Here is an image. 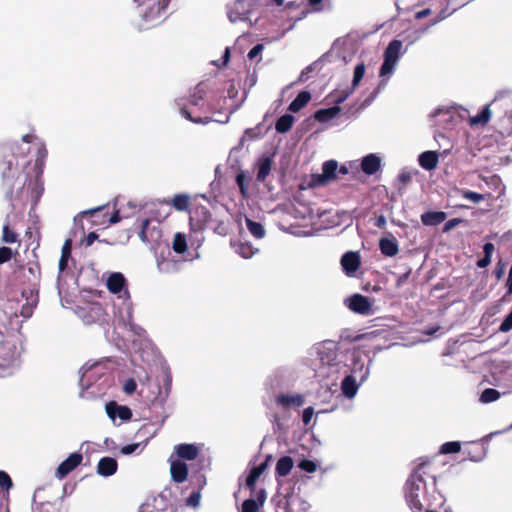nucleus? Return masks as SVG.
<instances>
[{"instance_id":"1","label":"nucleus","mask_w":512,"mask_h":512,"mask_svg":"<svg viewBox=\"0 0 512 512\" xmlns=\"http://www.w3.org/2000/svg\"><path fill=\"white\" fill-rule=\"evenodd\" d=\"M204 96L205 90L201 85H197L194 92L190 95L189 106L180 102L177 103L181 115L195 124L210 123L212 118L208 116L209 110L207 109V105L204 103Z\"/></svg>"},{"instance_id":"2","label":"nucleus","mask_w":512,"mask_h":512,"mask_svg":"<svg viewBox=\"0 0 512 512\" xmlns=\"http://www.w3.org/2000/svg\"><path fill=\"white\" fill-rule=\"evenodd\" d=\"M469 111L462 106H449L438 108L434 116L438 118V123L444 128H450L468 118Z\"/></svg>"},{"instance_id":"3","label":"nucleus","mask_w":512,"mask_h":512,"mask_svg":"<svg viewBox=\"0 0 512 512\" xmlns=\"http://www.w3.org/2000/svg\"><path fill=\"white\" fill-rule=\"evenodd\" d=\"M137 13L145 22L156 20L168 6L169 0H134Z\"/></svg>"},{"instance_id":"4","label":"nucleus","mask_w":512,"mask_h":512,"mask_svg":"<svg viewBox=\"0 0 512 512\" xmlns=\"http://www.w3.org/2000/svg\"><path fill=\"white\" fill-rule=\"evenodd\" d=\"M402 42L400 40H392L384 51V61L381 65L379 76L385 77L393 73L396 63L399 59Z\"/></svg>"},{"instance_id":"5","label":"nucleus","mask_w":512,"mask_h":512,"mask_svg":"<svg viewBox=\"0 0 512 512\" xmlns=\"http://www.w3.org/2000/svg\"><path fill=\"white\" fill-rule=\"evenodd\" d=\"M19 352L16 342L5 340L0 343V368L12 369L18 366Z\"/></svg>"},{"instance_id":"6","label":"nucleus","mask_w":512,"mask_h":512,"mask_svg":"<svg viewBox=\"0 0 512 512\" xmlns=\"http://www.w3.org/2000/svg\"><path fill=\"white\" fill-rule=\"evenodd\" d=\"M253 0H235L227 6V15L232 23L247 21L252 11Z\"/></svg>"},{"instance_id":"7","label":"nucleus","mask_w":512,"mask_h":512,"mask_svg":"<svg viewBox=\"0 0 512 512\" xmlns=\"http://www.w3.org/2000/svg\"><path fill=\"white\" fill-rule=\"evenodd\" d=\"M211 213L206 206L194 205L189 209V225L192 231H203L209 220Z\"/></svg>"},{"instance_id":"8","label":"nucleus","mask_w":512,"mask_h":512,"mask_svg":"<svg viewBox=\"0 0 512 512\" xmlns=\"http://www.w3.org/2000/svg\"><path fill=\"white\" fill-rule=\"evenodd\" d=\"M511 97H512V92H510V91L498 92L496 94L495 98L493 99V101L490 104L484 106L479 114L469 118L470 126L486 125L491 118L490 107L493 105H496L500 101H505L506 99H510Z\"/></svg>"},{"instance_id":"9","label":"nucleus","mask_w":512,"mask_h":512,"mask_svg":"<svg viewBox=\"0 0 512 512\" xmlns=\"http://www.w3.org/2000/svg\"><path fill=\"white\" fill-rule=\"evenodd\" d=\"M347 307L354 313L369 315L372 312V305L368 297L361 294H354L345 300Z\"/></svg>"},{"instance_id":"10","label":"nucleus","mask_w":512,"mask_h":512,"mask_svg":"<svg viewBox=\"0 0 512 512\" xmlns=\"http://www.w3.org/2000/svg\"><path fill=\"white\" fill-rule=\"evenodd\" d=\"M338 162L335 160H328L323 163L322 174L312 176L314 185H324L331 180L337 178Z\"/></svg>"},{"instance_id":"11","label":"nucleus","mask_w":512,"mask_h":512,"mask_svg":"<svg viewBox=\"0 0 512 512\" xmlns=\"http://www.w3.org/2000/svg\"><path fill=\"white\" fill-rule=\"evenodd\" d=\"M83 455L79 452L71 453L64 461H62L57 470L56 477L59 479L65 478L70 472H72L77 466L81 464Z\"/></svg>"},{"instance_id":"12","label":"nucleus","mask_w":512,"mask_h":512,"mask_svg":"<svg viewBox=\"0 0 512 512\" xmlns=\"http://www.w3.org/2000/svg\"><path fill=\"white\" fill-rule=\"evenodd\" d=\"M361 259L358 252L348 251L341 257V266L346 275H353L360 267Z\"/></svg>"},{"instance_id":"13","label":"nucleus","mask_w":512,"mask_h":512,"mask_svg":"<svg viewBox=\"0 0 512 512\" xmlns=\"http://www.w3.org/2000/svg\"><path fill=\"white\" fill-rule=\"evenodd\" d=\"M107 415L111 419L119 417L123 421H128L132 418V411L129 407L119 405L115 401H111L106 405Z\"/></svg>"},{"instance_id":"14","label":"nucleus","mask_w":512,"mask_h":512,"mask_svg":"<svg viewBox=\"0 0 512 512\" xmlns=\"http://www.w3.org/2000/svg\"><path fill=\"white\" fill-rule=\"evenodd\" d=\"M463 459L471 460L473 462L481 461L485 456V449L483 444L479 442L469 443L463 450Z\"/></svg>"},{"instance_id":"15","label":"nucleus","mask_w":512,"mask_h":512,"mask_svg":"<svg viewBox=\"0 0 512 512\" xmlns=\"http://www.w3.org/2000/svg\"><path fill=\"white\" fill-rule=\"evenodd\" d=\"M170 473L174 482L183 483L188 477V466L180 460L171 461Z\"/></svg>"},{"instance_id":"16","label":"nucleus","mask_w":512,"mask_h":512,"mask_svg":"<svg viewBox=\"0 0 512 512\" xmlns=\"http://www.w3.org/2000/svg\"><path fill=\"white\" fill-rule=\"evenodd\" d=\"M118 463L112 457H102L97 464V473L104 477H109L117 472Z\"/></svg>"},{"instance_id":"17","label":"nucleus","mask_w":512,"mask_h":512,"mask_svg":"<svg viewBox=\"0 0 512 512\" xmlns=\"http://www.w3.org/2000/svg\"><path fill=\"white\" fill-rule=\"evenodd\" d=\"M126 284V278L120 272L111 273L106 282L107 289L112 294L120 293L124 289Z\"/></svg>"},{"instance_id":"18","label":"nucleus","mask_w":512,"mask_h":512,"mask_svg":"<svg viewBox=\"0 0 512 512\" xmlns=\"http://www.w3.org/2000/svg\"><path fill=\"white\" fill-rule=\"evenodd\" d=\"M381 166V159L376 154H369L362 159L361 169L367 175L375 174Z\"/></svg>"},{"instance_id":"19","label":"nucleus","mask_w":512,"mask_h":512,"mask_svg":"<svg viewBox=\"0 0 512 512\" xmlns=\"http://www.w3.org/2000/svg\"><path fill=\"white\" fill-rule=\"evenodd\" d=\"M175 452L180 459L195 460L199 455V449L195 444H179L175 446Z\"/></svg>"},{"instance_id":"20","label":"nucleus","mask_w":512,"mask_h":512,"mask_svg":"<svg viewBox=\"0 0 512 512\" xmlns=\"http://www.w3.org/2000/svg\"><path fill=\"white\" fill-rule=\"evenodd\" d=\"M415 477H416V468L413 469L409 475V478L406 481L404 486L405 498L410 508L413 509L416 507V495L415 491Z\"/></svg>"},{"instance_id":"21","label":"nucleus","mask_w":512,"mask_h":512,"mask_svg":"<svg viewBox=\"0 0 512 512\" xmlns=\"http://www.w3.org/2000/svg\"><path fill=\"white\" fill-rule=\"evenodd\" d=\"M439 155L436 151H425L418 156L419 165L426 170H433L437 167Z\"/></svg>"},{"instance_id":"22","label":"nucleus","mask_w":512,"mask_h":512,"mask_svg":"<svg viewBox=\"0 0 512 512\" xmlns=\"http://www.w3.org/2000/svg\"><path fill=\"white\" fill-rule=\"evenodd\" d=\"M294 461L292 457L290 456H283L281 457L276 464L275 468V476L276 478L280 477H286L290 474L291 470L293 469Z\"/></svg>"},{"instance_id":"23","label":"nucleus","mask_w":512,"mask_h":512,"mask_svg":"<svg viewBox=\"0 0 512 512\" xmlns=\"http://www.w3.org/2000/svg\"><path fill=\"white\" fill-rule=\"evenodd\" d=\"M447 215L443 211H429L421 215V221L426 226H437L441 224Z\"/></svg>"},{"instance_id":"24","label":"nucleus","mask_w":512,"mask_h":512,"mask_svg":"<svg viewBox=\"0 0 512 512\" xmlns=\"http://www.w3.org/2000/svg\"><path fill=\"white\" fill-rule=\"evenodd\" d=\"M341 111L338 105L330 108L319 109L314 114V119L320 123H326L335 118Z\"/></svg>"},{"instance_id":"25","label":"nucleus","mask_w":512,"mask_h":512,"mask_svg":"<svg viewBox=\"0 0 512 512\" xmlns=\"http://www.w3.org/2000/svg\"><path fill=\"white\" fill-rule=\"evenodd\" d=\"M277 404L283 406V407H300L304 404V397L300 394L296 395H287V394H280L276 398Z\"/></svg>"},{"instance_id":"26","label":"nucleus","mask_w":512,"mask_h":512,"mask_svg":"<svg viewBox=\"0 0 512 512\" xmlns=\"http://www.w3.org/2000/svg\"><path fill=\"white\" fill-rule=\"evenodd\" d=\"M2 156L4 158V160L2 162V164L4 165V169H2V172H1L2 179H3V182L8 185L9 193L12 194L14 184L12 183L10 178L12 177L11 171L13 168V159H12L13 156H11L9 159H6L8 155H6L5 152H3Z\"/></svg>"},{"instance_id":"27","label":"nucleus","mask_w":512,"mask_h":512,"mask_svg":"<svg viewBox=\"0 0 512 512\" xmlns=\"http://www.w3.org/2000/svg\"><path fill=\"white\" fill-rule=\"evenodd\" d=\"M311 100V94L308 91H301L296 98L289 104L288 109L291 112H298L304 108Z\"/></svg>"},{"instance_id":"28","label":"nucleus","mask_w":512,"mask_h":512,"mask_svg":"<svg viewBox=\"0 0 512 512\" xmlns=\"http://www.w3.org/2000/svg\"><path fill=\"white\" fill-rule=\"evenodd\" d=\"M341 390L343 395L347 398H352L356 395L358 385L356 384V380L352 375H347L344 377L341 383Z\"/></svg>"},{"instance_id":"29","label":"nucleus","mask_w":512,"mask_h":512,"mask_svg":"<svg viewBox=\"0 0 512 512\" xmlns=\"http://www.w3.org/2000/svg\"><path fill=\"white\" fill-rule=\"evenodd\" d=\"M379 248L383 255L394 256L398 252V245L395 239L382 238L379 242Z\"/></svg>"},{"instance_id":"30","label":"nucleus","mask_w":512,"mask_h":512,"mask_svg":"<svg viewBox=\"0 0 512 512\" xmlns=\"http://www.w3.org/2000/svg\"><path fill=\"white\" fill-rule=\"evenodd\" d=\"M272 160L269 157H263L258 162V172L256 179L264 182L271 171Z\"/></svg>"},{"instance_id":"31","label":"nucleus","mask_w":512,"mask_h":512,"mask_svg":"<svg viewBox=\"0 0 512 512\" xmlns=\"http://www.w3.org/2000/svg\"><path fill=\"white\" fill-rule=\"evenodd\" d=\"M294 116L291 114H284L279 117L275 123V129L278 133L288 132L294 123Z\"/></svg>"},{"instance_id":"32","label":"nucleus","mask_w":512,"mask_h":512,"mask_svg":"<svg viewBox=\"0 0 512 512\" xmlns=\"http://www.w3.org/2000/svg\"><path fill=\"white\" fill-rule=\"evenodd\" d=\"M494 249V244L491 242H487L483 245L484 257L477 261V266L479 268H485L491 263V257Z\"/></svg>"},{"instance_id":"33","label":"nucleus","mask_w":512,"mask_h":512,"mask_svg":"<svg viewBox=\"0 0 512 512\" xmlns=\"http://www.w3.org/2000/svg\"><path fill=\"white\" fill-rule=\"evenodd\" d=\"M70 256H71V240L68 239L65 241V243L62 247L61 257H60L59 264H58L59 270L61 272L67 268L68 260H69Z\"/></svg>"},{"instance_id":"34","label":"nucleus","mask_w":512,"mask_h":512,"mask_svg":"<svg viewBox=\"0 0 512 512\" xmlns=\"http://www.w3.org/2000/svg\"><path fill=\"white\" fill-rule=\"evenodd\" d=\"M246 226L249 232L257 239H261L265 235V229L263 225L259 222L253 221L251 219H246Z\"/></svg>"},{"instance_id":"35","label":"nucleus","mask_w":512,"mask_h":512,"mask_svg":"<svg viewBox=\"0 0 512 512\" xmlns=\"http://www.w3.org/2000/svg\"><path fill=\"white\" fill-rule=\"evenodd\" d=\"M236 252L243 258H251L257 251L254 247L247 242H239L235 245Z\"/></svg>"},{"instance_id":"36","label":"nucleus","mask_w":512,"mask_h":512,"mask_svg":"<svg viewBox=\"0 0 512 512\" xmlns=\"http://www.w3.org/2000/svg\"><path fill=\"white\" fill-rule=\"evenodd\" d=\"M190 198L185 194H177L172 199V206L178 211H186L189 208Z\"/></svg>"},{"instance_id":"37","label":"nucleus","mask_w":512,"mask_h":512,"mask_svg":"<svg viewBox=\"0 0 512 512\" xmlns=\"http://www.w3.org/2000/svg\"><path fill=\"white\" fill-rule=\"evenodd\" d=\"M172 248L178 254L184 253L187 250L186 236L182 233H176L173 239Z\"/></svg>"},{"instance_id":"38","label":"nucleus","mask_w":512,"mask_h":512,"mask_svg":"<svg viewBox=\"0 0 512 512\" xmlns=\"http://www.w3.org/2000/svg\"><path fill=\"white\" fill-rule=\"evenodd\" d=\"M500 392L494 388H486L480 395V402L491 403L500 398Z\"/></svg>"},{"instance_id":"39","label":"nucleus","mask_w":512,"mask_h":512,"mask_svg":"<svg viewBox=\"0 0 512 512\" xmlns=\"http://www.w3.org/2000/svg\"><path fill=\"white\" fill-rule=\"evenodd\" d=\"M461 451V443L458 441H450L441 445L439 452L441 454H454Z\"/></svg>"},{"instance_id":"40","label":"nucleus","mask_w":512,"mask_h":512,"mask_svg":"<svg viewBox=\"0 0 512 512\" xmlns=\"http://www.w3.org/2000/svg\"><path fill=\"white\" fill-rule=\"evenodd\" d=\"M365 70H366V66L363 62L356 65V67L354 69V74H353L352 89H355L356 87H358V85L360 84L361 80L364 77Z\"/></svg>"},{"instance_id":"41","label":"nucleus","mask_w":512,"mask_h":512,"mask_svg":"<svg viewBox=\"0 0 512 512\" xmlns=\"http://www.w3.org/2000/svg\"><path fill=\"white\" fill-rule=\"evenodd\" d=\"M18 240L16 232L10 229L9 225L6 224L2 230V241L5 243L13 244Z\"/></svg>"},{"instance_id":"42","label":"nucleus","mask_w":512,"mask_h":512,"mask_svg":"<svg viewBox=\"0 0 512 512\" xmlns=\"http://www.w3.org/2000/svg\"><path fill=\"white\" fill-rule=\"evenodd\" d=\"M261 476L260 472L257 470L256 467H253L247 478H246V486L251 490V491H254L255 488H256V482L257 480L259 479V477Z\"/></svg>"},{"instance_id":"43","label":"nucleus","mask_w":512,"mask_h":512,"mask_svg":"<svg viewBox=\"0 0 512 512\" xmlns=\"http://www.w3.org/2000/svg\"><path fill=\"white\" fill-rule=\"evenodd\" d=\"M247 178L243 171L239 172L236 175V183L239 187L240 193L243 197H247L248 195V188H247Z\"/></svg>"},{"instance_id":"44","label":"nucleus","mask_w":512,"mask_h":512,"mask_svg":"<svg viewBox=\"0 0 512 512\" xmlns=\"http://www.w3.org/2000/svg\"><path fill=\"white\" fill-rule=\"evenodd\" d=\"M150 225V220L149 219H144L142 221V224H141V229H140V232H139V238L144 242V243H150L151 242V237L148 235V227Z\"/></svg>"},{"instance_id":"45","label":"nucleus","mask_w":512,"mask_h":512,"mask_svg":"<svg viewBox=\"0 0 512 512\" xmlns=\"http://www.w3.org/2000/svg\"><path fill=\"white\" fill-rule=\"evenodd\" d=\"M13 486L11 477L5 472L0 470V488L8 491Z\"/></svg>"},{"instance_id":"46","label":"nucleus","mask_w":512,"mask_h":512,"mask_svg":"<svg viewBox=\"0 0 512 512\" xmlns=\"http://www.w3.org/2000/svg\"><path fill=\"white\" fill-rule=\"evenodd\" d=\"M298 467L308 473H313L317 470V464L308 459H303L299 462Z\"/></svg>"},{"instance_id":"47","label":"nucleus","mask_w":512,"mask_h":512,"mask_svg":"<svg viewBox=\"0 0 512 512\" xmlns=\"http://www.w3.org/2000/svg\"><path fill=\"white\" fill-rule=\"evenodd\" d=\"M259 509V505L254 499H246L242 503V511L241 512H257Z\"/></svg>"},{"instance_id":"48","label":"nucleus","mask_w":512,"mask_h":512,"mask_svg":"<svg viewBox=\"0 0 512 512\" xmlns=\"http://www.w3.org/2000/svg\"><path fill=\"white\" fill-rule=\"evenodd\" d=\"M13 257V251L10 247H0V265L10 261Z\"/></svg>"},{"instance_id":"49","label":"nucleus","mask_w":512,"mask_h":512,"mask_svg":"<svg viewBox=\"0 0 512 512\" xmlns=\"http://www.w3.org/2000/svg\"><path fill=\"white\" fill-rule=\"evenodd\" d=\"M463 198L468 199L474 203H479L480 201L485 199L484 194H480L473 191H464L462 194Z\"/></svg>"},{"instance_id":"50","label":"nucleus","mask_w":512,"mask_h":512,"mask_svg":"<svg viewBox=\"0 0 512 512\" xmlns=\"http://www.w3.org/2000/svg\"><path fill=\"white\" fill-rule=\"evenodd\" d=\"M505 288H506V293L502 298L503 301H505L508 297H510L512 295V265L510 266V269L508 272V277L505 282Z\"/></svg>"},{"instance_id":"51","label":"nucleus","mask_w":512,"mask_h":512,"mask_svg":"<svg viewBox=\"0 0 512 512\" xmlns=\"http://www.w3.org/2000/svg\"><path fill=\"white\" fill-rule=\"evenodd\" d=\"M505 268H506V263L502 259H500L497 262L496 267L494 269V275L497 280L502 279V277L505 274Z\"/></svg>"},{"instance_id":"52","label":"nucleus","mask_w":512,"mask_h":512,"mask_svg":"<svg viewBox=\"0 0 512 512\" xmlns=\"http://www.w3.org/2000/svg\"><path fill=\"white\" fill-rule=\"evenodd\" d=\"M463 220L461 218H453L448 220L443 227V232H449L453 228H455L457 225H459Z\"/></svg>"},{"instance_id":"53","label":"nucleus","mask_w":512,"mask_h":512,"mask_svg":"<svg viewBox=\"0 0 512 512\" xmlns=\"http://www.w3.org/2000/svg\"><path fill=\"white\" fill-rule=\"evenodd\" d=\"M314 415V409L312 407H307L304 409L302 414V421L305 425H308L311 422V419Z\"/></svg>"},{"instance_id":"54","label":"nucleus","mask_w":512,"mask_h":512,"mask_svg":"<svg viewBox=\"0 0 512 512\" xmlns=\"http://www.w3.org/2000/svg\"><path fill=\"white\" fill-rule=\"evenodd\" d=\"M264 49V45L263 44H257L255 45L249 52H248V58L250 60H253L254 58H256L258 55L261 54V52L263 51Z\"/></svg>"},{"instance_id":"55","label":"nucleus","mask_w":512,"mask_h":512,"mask_svg":"<svg viewBox=\"0 0 512 512\" xmlns=\"http://www.w3.org/2000/svg\"><path fill=\"white\" fill-rule=\"evenodd\" d=\"M139 446H140L139 443H133V444L125 445V446H123L121 448L120 452L123 455H129V454L134 453L139 448Z\"/></svg>"},{"instance_id":"56","label":"nucleus","mask_w":512,"mask_h":512,"mask_svg":"<svg viewBox=\"0 0 512 512\" xmlns=\"http://www.w3.org/2000/svg\"><path fill=\"white\" fill-rule=\"evenodd\" d=\"M136 388L137 384L135 380L132 378L128 379L124 384V391L127 394H132L133 392H135Z\"/></svg>"},{"instance_id":"57","label":"nucleus","mask_w":512,"mask_h":512,"mask_svg":"<svg viewBox=\"0 0 512 512\" xmlns=\"http://www.w3.org/2000/svg\"><path fill=\"white\" fill-rule=\"evenodd\" d=\"M38 159L36 160V165L41 167L44 165V159L45 157L47 156V150L44 146H41L39 149H38Z\"/></svg>"},{"instance_id":"58","label":"nucleus","mask_w":512,"mask_h":512,"mask_svg":"<svg viewBox=\"0 0 512 512\" xmlns=\"http://www.w3.org/2000/svg\"><path fill=\"white\" fill-rule=\"evenodd\" d=\"M200 501V493L199 492H193L187 499L188 505L191 506H197Z\"/></svg>"},{"instance_id":"59","label":"nucleus","mask_w":512,"mask_h":512,"mask_svg":"<svg viewBox=\"0 0 512 512\" xmlns=\"http://www.w3.org/2000/svg\"><path fill=\"white\" fill-rule=\"evenodd\" d=\"M410 274H411V269H409L407 272H404L403 274H401V275L397 278V280H396V286H397V287H401V286H403V285L407 282V280H408V278H409Z\"/></svg>"},{"instance_id":"60","label":"nucleus","mask_w":512,"mask_h":512,"mask_svg":"<svg viewBox=\"0 0 512 512\" xmlns=\"http://www.w3.org/2000/svg\"><path fill=\"white\" fill-rule=\"evenodd\" d=\"M271 460H272V455H267L265 461L263 463L259 464L258 466H256L257 470L260 472L261 475L267 469L269 462Z\"/></svg>"},{"instance_id":"61","label":"nucleus","mask_w":512,"mask_h":512,"mask_svg":"<svg viewBox=\"0 0 512 512\" xmlns=\"http://www.w3.org/2000/svg\"><path fill=\"white\" fill-rule=\"evenodd\" d=\"M271 460H272V455H267L265 461L263 463L259 464L258 466H256L257 470L260 472L261 475L267 469L269 462Z\"/></svg>"},{"instance_id":"62","label":"nucleus","mask_w":512,"mask_h":512,"mask_svg":"<svg viewBox=\"0 0 512 512\" xmlns=\"http://www.w3.org/2000/svg\"><path fill=\"white\" fill-rule=\"evenodd\" d=\"M120 220H121V217H120L119 211H115L111 215L109 222H110V224H115V223L119 222Z\"/></svg>"},{"instance_id":"63","label":"nucleus","mask_w":512,"mask_h":512,"mask_svg":"<svg viewBox=\"0 0 512 512\" xmlns=\"http://www.w3.org/2000/svg\"><path fill=\"white\" fill-rule=\"evenodd\" d=\"M386 224V219L384 216H379L377 219H376V222H375V226H377L378 228H383Z\"/></svg>"},{"instance_id":"64","label":"nucleus","mask_w":512,"mask_h":512,"mask_svg":"<svg viewBox=\"0 0 512 512\" xmlns=\"http://www.w3.org/2000/svg\"><path fill=\"white\" fill-rule=\"evenodd\" d=\"M266 499V492L264 489H261L258 494H257V501L260 503V504H263L264 501Z\"/></svg>"}]
</instances>
